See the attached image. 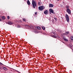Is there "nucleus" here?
I'll list each match as a JSON object with an SVG mask.
<instances>
[{
  "label": "nucleus",
  "mask_w": 73,
  "mask_h": 73,
  "mask_svg": "<svg viewBox=\"0 0 73 73\" xmlns=\"http://www.w3.org/2000/svg\"><path fill=\"white\" fill-rule=\"evenodd\" d=\"M70 47H72V44H70Z\"/></svg>",
  "instance_id": "a878e982"
},
{
  "label": "nucleus",
  "mask_w": 73,
  "mask_h": 73,
  "mask_svg": "<svg viewBox=\"0 0 73 73\" xmlns=\"http://www.w3.org/2000/svg\"><path fill=\"white\" fill-rule=\"evenodd\" d=\"M25 1H26V0H24Z\"/></svg>",
  "instance_id": "c756f323"
},
{
  "label": "nucleus",
  "mask_w": 73,
  "mask_h": 73,
  "mask_svg": "<svg viewBox=\"0 0 73 73\" xmlns=\"http://www.w3.org/2000/svg\"><path fill=\"white\" fill-rule=\"evenodd\" d=\"M52 23H54V19H52Z\"/></svg>",
  "instance_id": "4be33fe9"
},
{
  "label": "nucleus",
  "mask_w": 73,
  "mask_h": 73,
  "mask_svg": "<svg viewBox=\"0 0 73 73\" xmlns=\"http://www.w3.org/2000/svg\"><path fill=\"white\" fill-rule=\"evenodd\" d=\"M69 32H66L65 33H64V35H67L69 33Z\"/></svg>",
  "instance_id": "9b49d317"
},
{
  "label": "nucleus",
  "mask_w": 73,
  "mask_h": 73,
  "mask_svg": "<svg viewBox=\"0 0 73 73\" xmlns=\"http://www.w3.org/2000/svg\"><path fill=\"white\" fill-rule=\"evenodd\" d=\"M45 9V7L43 6H40L38 7V9L40 11H43Z\"/></svg>",
  "instance_id": "f03ea898"
},
{
  "label": "nucleus",
  "mask_w": 73,
  "mask_h": 73,
  "mask_svg": "<svg viewBox=\"0 0 73 73\" xmlns=\"http://www.w3.org/2000/svg\"><path fill=\"white\" fill-rule=\"evenodd\" d=\"M65 17L67 22L69 23V16L67 14H66Z\"/></svg>",
  "instance_id": "7ed1b4c3"
},
{
  "label": "nucleus",
  "mask_w": 73,
  "mask_h": 73,
  "mask_svg": "<svg viewBox=\"0 0 73 73\" xmlns=\"http://www.w3.org/2000/svg\"><path fill=\"white\" fill-rule=\"evenodd\" d=\"M49 7H50V8H52V7H53L54 5L53 4H50L49 5Z\"/></svg>",
  "instance_id": "6e6552de"
},
{
  "label": "nucleus",
  "mask_w": 73,
  "mask_h": 73,
  "mask_svg": "<svg viewBox=\"0 0 73 73\" xmlns=\"http://www.w3.org/2000/svg\"><path fill=\"white\" fill-rule=\"evenodd\" d=\"M27 4L29 5H30V2L28 0L27 1Z\"/></svg>",
  "instance_id": "1a4fd4ad"
},
{
  "label": "nucleus",
  "mask_w": 73,
  "mask_h": 73,
  "mask_svg": "<svg viewBox=\"0 0 73 73\" xmlns=\"http://www.w3.org/2000/svg\"><path fill=\"white\" fill-rule=\"evenodd\" d=\"M63 40H64L65 41H67V42H68V40L67 39L66 37L64 36L63 37Z\"/></svg>",
  "instance_id": "423d86ee"
},
{
  "label": "nucleus",
  "mask_w": 73,
  "mask_h": 73,
  "mask_svg": "<svg viewBox=\"0 0 73 73\" xmlns=\"http://www.w3.org/2000/svg\"><path fill=\"white\" fill-rule=\"evenodd\" d=\"M7 17V19H8V20H9V18H10L9 16H8Z\"/></svg>",
  "instance_id": "412c9836"
},
{
  "label": "nucleus",
  "mask_w": 73,
  "mask_h": 73,
  "mask_svg": "<svg viewBox=\"0 0 73 73\" xmlns=\"http://www.w3.org/2000/svg\"><path fill=\"white\" fill-rule=\"evenodd\" d=\"M3 65V64H2L0 62V65Z\"/></svg>",
  "instance_id": "b1692460"
},
{
  "label": "nucleus",
  "mask_w": 73,
  "mask_h": 73,
  "mask_svg": "<svg viewBox=\"0 0 73 73\" xmlns=\"http://www.w3.org/2000/svg\"><path fill=\"white\" fill-rule=\"evenodd\" d=\"M42 28L43 30H45V28L44 26H42Z\"/></svg>",
  "instance_id": "ddd939ff"
},
{
  "label": "nucleus",
  "mask_w": 73,
  "mask_h": 73,
  "mask_svg": "<svg viewBox=\"0 0 73 73\" xmlns=\"http://www.w3.org/2000/svg\"><path fill=\"white\" fill-rule=\"evenodd\" d=\"M0 69H1V68H0Z\"/></svg>",
  "instance_id": "7c9ffc66"
},
{
  "label": "nucleus",
  "mask_w": 73,
  "mask_h": 73,
  "mask_svg": "<svg viewBox=\"0 0 73 73\" xmlns=\"http://www.w3.org/2000/svg\"><path fill=\"white\" fill-rule=\"evenodd\" d=\"M55 21H57V18L56 17H54V18Z\"/></svg>",
  "instance_id": "2eb2a0df"
},
{
  "label": "nucleus",
  "mask_w": 73,
  "mask_h": 73,
  "mask_svg": "<svg viewBox=\"0 0 73 73\" xmlns=\"http://www.w3.org/2000/svg\"><path fill=\"white\" fill-rule=\"evenodd\" d=\"M8 24H9V25H12L13 23L11 22H8Z\"/></svg>",
  "instance_id": "9d476101"
},
{
  "label": "nucleus",
  "mask_w": 73,
  "mask_h": 73,
  "mask_svg": "<svg viewBox=\"0 0 73 73\" xmlns=\"http://www.w3.org/2000/svg\"><path fill=\"white\" fill-rule=\"evenodd\" d=\"M52 37H54V38H56V36L54 35H52Z\"/></svg>",
  "instance_id": "dca6fc26"
},
{
  "label": "nucleus",
  "mask_w": 73,
  "mask_h": 73,
  "mask_svg": "<svg viewBox=\"0 0 73 73\" xmlns=\"http://www.w3.org/2000/svg\"><path fill=\"white\" fill-rule=\"evenodd\" d=\"M23 21H25V22H26V21H27L26 20H25V19H23Z\"/></svg>",
  "instance_id": "a211bd4d"
},
{
  "label": "nucleus",
  "mask_w": 73,
  "mask_h": 73,
  "mask_svg": "<svg viewBox=\"0 0 73 73\" xmlns=\"http://www.w3.org/2000/svg\"><path fill=\"white\" fill-rule=\"evenodd\" d=\"M32 4L34 8H35V7H37L36 2L34 0H32Z\"/></svg>",
  "instance_id": "f257e3e1"
},
{
  "label": "nucleus",
  "mask_w": 73,
  "mask_h": 73,
  "mask_svg": "<svg viewBox=\"0 0 73 73\" xmlns=\"http://www.w3.org/2000/svg\"><path fill=\"white\" fill-rule=\"evenodd\" d=\"M44 13L45 15H47L48 13V11L47 10H46L44 12Z\"/></svg>",
  "instance_id": "0eeeda50"
},
{
  "label": "nucleus",
  "mask_w": 73,
  "mask_h": 73,
  "mask_svg": "<svg viewBox=\"0 0 73 73\" xmlns=\"http://www.w3.org/2000/svg\"><path fill=\"white\" fill-rule=\"evenodd\" d=\"M37 28L38 29H39V30L41 29V27H37Z\"/></svg>",
  "instance_id": "4468645a"
},
{
  "label": "nucleus",
  "mask_w": 73,
  "mask_h": 73,
  "mask_svg": "<svg viewBox=\"0 0 73 73\" xmlns=\"http://www.w3.org/2000/svg\"><path fill=\"white\" fill-rule=\"evenodd\" d=\"M2 19H3V20H4V19H5V16H3L2 17Z\"/></svg>",
  "instance_id": "f3484780"
},
{
  "label": "nucleus",
  "mask_w": 73,
  "mask_h": 73,
  "mask_svg": "<svg viewBox=\"0 0 73 73\" xmlns=\"http://www.w3.org/2000/svg\"><path fill=\"white\" fill-rule=\"evenodd\" d=\"M38 5H40L41 3H40V2H38Z\"/></svg>",
  "instance_id": "aec40b11"
},
{
  "label": "nucleus",
  "mask_w": 73,
  "mask_h": 73,
  "mask_svg": "<svg viewBox=\"0 0 73 73\" xmlns=\"http://www.w3.org/2000/svg\"><path fill=\"white\" fill-rule=\"evenodd\" d=\"M57 1H59V0H57Z\"/></svg>",
  "instance_id": "c85d7f7f"
},
{
  "label": "nucleus",
  "mask_w": 73,
  "mask_h": 73,
  "mask_svg": "<svg viewBox=\"0 0 73 73\" xmlns=\"http://www.w3.org/2000/svg\"><path fill=\"white\" fill-rule=\"evenodd\" d=\"M17 71V72H18V73H20V72H19V71Z\"/></svg>",
  "instance_id": "bb28decb"
},
{
  "label": "nucleus",
  "mask_w": 73,
  "mask_h": 73,
  "mask_svg": "<svg viewBox=\"0 0 73 73\" xmlns=\"http://www.w3.org/2000/svg\"><path fill=\"white\" fill-rule=\"evenodd\" d=\"M37 12L35 13V14L36 15H37Z\"/></svg>",
  "instance_id": "393cba45"
},
{
  "label": "nucleus",
  "mask_w": 73,
  "mask_h": 73,
  "mask_svg": "<svg viewBox=\"0 0 73 73\" xmlns=\"http://www.w3.org/2000/svg\"><path fill=\"white\" fill-rule=\"evenodd\" d=\"M66 8H67V9H68L69 8V6L68 5H67L66 6Z\"/></svg>",
  "instance_id": "6ab92c4d"
},
{
  "label": "nucleus",
  "mask_w": 73,
  "mask_h": 73,
  "mask_svg": "<svg viewBox=\"0 0 73 73\" xmlns=\"http://www.w3.org/2000/svg\"><path fill=\"white\" fill-rule=\"evenodd\" d=\"M25 27H28V25H25Z\"/></svg>",
  "instance_id": "5701e85b"
},
{
  "label": "nucleus",
  "mask_w": 73,
  "mask_h": 73,
  "mask_svg": "<svg viewBox=\"0 0 73 73\" xmlns=\"http://www.w3.org/2000/svg\"><path fill=\"white\" fill-rule=\"evenodd\" d=\"M3 69L5 70H7V68H6V67H4L3 68Z\"/></svg>",
  "instance_id": "f8f14e48"
},
{
  "label": "nucleus",
  "mask_w": 73,
  "mask_h": 73,
  "mask_svg": "<svg viewBox=\"0 0 73 73\" xmlns=\"http://www.w3.org/2000/svg\"><path fill=\"white\" fill-rule=\"evenodd\" d=\"M66 12L68 13L70 15L71 14V11H70V10L69 9H66Z\"/></svg>",
  "instance_id": "20e7f679"
},
{
  "label": "nucleus",
  "mask_w": 73,
  "mask_h": 73,
  "mask_svg": "<svg viewBox=\"0 0 73 73\" xmlns=\"http://www.w3.org/2000/svg\"><path fill=\"white\" fill-rule=\"evenodd\" d=\"M49 11L50 12V14H51V13H54L53 10L52 9H50L49 10Z\"/></svg>",
  "instance_id": "39448f33"
},
{
  "label": "nucleus",
  "mask_w": 73,
  "mask_h": 73,
  "mask_svg": "<svg viewBox=\"0 0 73 73\" xmlns=\"http://www.w3.org/2000/svg\"><path fill=\"white\" fill-rule=\"evenodd\" d=\"M1 19L0 18V21H1Z\"/></svg>",
  "instance_id": "cd10ccee"
}]
</instances>
